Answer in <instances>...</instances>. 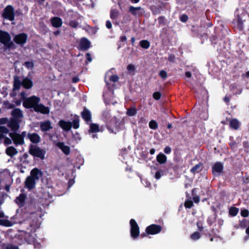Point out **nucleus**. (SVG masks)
Here are the masks:
<instances>
[{
	"label": "nucleus",
	"instance_id": "50",
	"mask_svg": "<svg viewBox=\"0 0 249 249\" xmlns=\"http://www.w3.org/2000/svg\"><path fill=\"white\" fill-rule=\"evenodd\" d=\"M159 74V76L163 80H165L167 77V72L163 70L160 71Z\"/></svg>",
	"mask_w": 249,
	"mask_h": 249
},
{
	"label": "nucleus",
	"instance_id": "40",
	"mask_svg": "<svg viewBox=\"0 0 249 249\" xmlns=\"http://www.w3.org/2000/svg\"><path fill=\"white\" fill-rule=\"evenodd\" d=\"M166 174V170H159L157 171L155 175V178L156 179H159L162 176H164Z\"/></svg>",
	"mask_w": 249,
	"mask_h": 249
},
{
	"label": "nucleus",
	"instance_id": "39",
	"mask_svg": "<svg viewBox=\"0 0 249 249\" xmlns=\"http://www.w3.org/2000/svg\"><path fill=\"white\" fill-rule=\"evenodd\" d=\"M119 15V11L116 9H111L110 11V17L112 19L117 18Z\"/></svg>",
	"mask_w": 249,
	"mask_h": 249
},
{
	"label": "nucleus",
	"instance_id": "52",
	"mask_svg": "<svg viewBox=\"0 0 249 249\" xmlns=\"http://www.w3.org/2000/svg\"><path fill=\"white\" fill-rule=\"evenodd\" d=\"M0 133H3L4 134H7L9 133V129L4 126H0Z\"/></svg>",
	"mask_w": 249,
	"mask_h": 249
},
{
	"label": "nucleus",
	"instance_id": "45",
	"mask_svg": "<svg viewBox=\"0 0 249 249\" xmlns=\"http://www.w3.org/2000/svg\"><path fill=\"white\" fill-rule=\"evenodd\" d=\"M196 189L192 191L193 199L195 203H198L199 202V197L196 195Z\"/></svg>",
	"mask_w": 249,
	"mask_h": 249
},
{
	"label": "nucleus",
	"instance_id": "19",
	"mask_svg": "<svg viewBox=\"0 0 249 249\" xmlns=\"http://www.w3.org/2000/svg\"><path fill=\"white\" fill-rule=\"evenodd\" d=\"M27 196L25 194L21 193L15 200V202L19 208L23 207L25 204V200Z\"/></svg>",
	"mask_w": 249,
	"mask_h": 249
},
{
	"label": "nucleus",
	"instance_id": "64",
	"mask_svg": "<svg viewBox=\"0 0 249 249\" xmlns=\"http://www.w3.org/2000/svg\"><path fill=\"white\" fill-rule=\"evenodd\" d=\"M171 148L170 146H167L164 148V152L165 154H169L171 153Z\"/></svg>",
	"mask_w": 249,
	"mask_h": 249
},
{
	"label": "nucleus",
	"instance_id": "2",
	"mask_svg": "<svg viewBox=\"0 0 249 249\" xmlns=\"http://www.w3.org/2000/svg\"><path fill=\"white\" fill-rule=\"evenodd\" d=\"M29 153L34 158H37L41 160L45 159L46 151L45 149L41 148L37 145L30 144L29 146Z\"/></svg>",
	"mask_w": 249,
	"mask_h": 249
},
{
	"label": "nucleus",
	"instance_id": "37",
	"mask_svg": "<svg viewBox=\"0 0 249 249\" xmlns=\"http://www.w3.org/2000/svg\"><path fill=\"white\" fill-rule=\"evenodd\" d=\"M202 169V165L201 163H198L196 164L194 167H193L191 170V172L194 174L198 173Z\"/></svg>",
	"mask_w": 249,
	"mask_h": 249
},
{
	"label": "nucleus",
	"instance_id": "21",
	"mask_svg": "<svg viewBox=\"0 0 249 249\" xmlns=\"http://www.w3.org/2000/svg\"><path fill=\"white\" fill-rule=\"evenodd\" d=\"M59 126L65 131H69L72 127V124L64 120H61L58 122Z\"/></svg>",
	"mask_w": 249,
	"mask_h": 249
},
{
	"label": "nucleus",
	"instance_id": "6",
	"mask_svg": "<svg viewBox=\"0 0 249 249\" xmlns=\"http://www.w3.org/2000/svg\"><path fill=\"white\" fill-rule=\"evenodd\" d=\"M130 235L133 239H136L140 235V228L136 220L131 219L130 220Z\"/></svg>",
	"mask_w": 249,
	"mask_h": 249
},
{
	"label": "nucleus",
	"instance_id": "20",
	"mask_svg": "<svg viewBox=\"0 0 249 249\" xmlns=\"http://www.w3.org/2000/svg\"><path fill=\"white\" fill-rule=\"evenodd\" d=\"M40 128L42 132H47L53 129L51 121L50 120H46L41 122Z\"/></svg>",
	"mask_w": 249,
	"mask_h": 249
},
{
	"label": "nucleus",
	"instance_id": "63",
	"mask_svg": "<svg viewBox=\"0 0 249 249\" xmlns=\"http://www.w3.org/2000/svg\"><path fill=\"white\" fill-rule=\"evenodd\" d=\"M86 58L87 60L89 62H91L92 60L91 55L89 53H86Z\"/></svg>",
	"mask_w": 249,
	"mask_h": 249
},
{
	"label": "nucleus",
	"instance_id": "4",
	"mask_svg": "<svg viewBox=\"0 0 249 249\" xmlns=\"http://www.w3.org/2000/svg\"><path fill=\"white\" fill-rule=\"evenodd\" d=\"M40 101L39 97L33 95L31 97L25 98L23 100V106L26 108H35L38 103Z\"/></svg>",
	"mask_w": 249,
	"mask_h": 249
},
{
	"label": "nucleus",
	"instance_id": "13",
	"mask_svg": "<svg viewBox=\"0 0 249 249\" xmlns=\"http://www.w3.org/2000/svg\"><path fill=\"white\" fill-rule=\"evenodd\" d=\"M90 42L87 38L83 37L80 41L78 49L81 51H86L90 47Z\"/></svg>",
	"mask_w": 249,
	"mask_h": 249
},
{
	"label": "nucleus",
	"instance_id": "41",
	"mask_svg": "<svg viewBox=\"0 0 249 249\" xmlns=\"http://www.w3.org/2000/svg\"><path fill=\"white\" fill-rule=\"evenodd\" d=\"M137 114V109L135 107H131L127 110L126 114L129 116H133Z\"/></svg>",
	"mask_w": 249,
	"mask_h": 249
},
{
	"label": "nucleus",
	"instance_id": "16",
	"mask_svg": "<svg viewBox=\"0 0 249 249\" xmlns=\"http://www.w3.org/2000/svg\"><path fill=\"white\" fill-rule=\"evenodd\" d=\"M42 171L36 167L33 168L30 172V176L33 178L35 181L39 180V179L43 176Z\"/></svg>",
	"mask_w": 249,
	"mask_h": 249
},
{
	"label": "nucleus",
	"instance_id": "57",
	"mask_svg": "<svg viewBox=\"0 0 249 249\" xmlns=\"http://www.w3.org/2000/svg\"><path fill=\"white\" fill-rule=\"evenodd\" d=\"M127 70L129 73H131V72H134L135 71V68L133 65L129 64L127 66Z\"/></svg>",
	"mask_w": 249,
	"mask_h": 249
},
{
	"label": "nucleus",
	"instance_id": "9",
	"mask_svg": "<svg viewBox=\"0 0 249 249\" xmlns=\"http://www.w3.org/2000/svg\"><path fill=\"white\" fill-rule=\"evenodd\" d=\"M27 35L22 33L16 35L14 38V41L16 44L22 46L27 42Z\"/></svg>",
	"mask_w": 249,
	"mask_h": 249
},
{
	"label": "nucleus",
	"instance_id": "43",
	"mask_svg": "<svg viewBox=\"0 0 249 249\" xmlns=\"http://www.w3.org/2000/svg\"><path fill=\"white\" fill-rule=\"evenodd\" d=\"M159 26H165L166 24V19L164 16H160L158 18Z\"/></svg>",
	"mask_w": 249,
	"mask_h": 249
},
{
	"label": "nucleus",
	"instance_id": "61",
	"mask_svg": "<svg viewBox=\"0 0 249 249\" xmlns=\"http://www.w3.org/2000/svg\"><path fill=\"white\" fill-rule=\"evenodd\" d=\"M4 143L5 145H9L12 143V140L7 137H6L4 139Z\"/></svg>",
	"mask_w": 249,
	"mask_h": 249
},
{
	"label": "nucleus",
	"instance_id": "35",
	"mask_svg": "<svg viewBox=\"0 0 249 249\" xmlns=\"http://www.w3.org/2000/svg\"><path fill=\"white\" fill-rule=\"evenodd\" d=\"M100 131L99 126L98 124L92 123L90 124L89 129V132L91 133H96Z\"/></svg>",
	"mask_w": 249,
	"mask_h": 249
},
{
	"label": "nucleus",
	"instance_id": "34",
	"mask_svg": "<svg viewBox=\"0 0 249 249\" xmlns=\"http://www.w3.org/2000/svg\"><path fill=\"white\" fill-rule=\"evenodd\" d=\"M238 86L236 84H232L230 85V90L233 92L235 94H239L242 91V89L240 88H238Z\"/></svg>",
	"mask_w": 249,
	"mask_h": 249
},
{
	"label": "nucleus",
	"instance_id": "12",
	"mask_svg": "<svg viewBox=\"0 0 249 249\" xmlns=\"http://www.w3.org/2000/svg\"><path fill=\"white\" fill-rule=\"evenodd\" d=\"M7 126L10 128L12 132H17L20 127L18 120L12 118L8 121Z\"/></svg>",
	"mask_w": 249,
	"mask_h": 249
},
{
	"label": "nucleus",
	"instance_id": "25",
	"mask_svg": "<svg viewBox=\"0 0 249 249\" xmlns=\"http://www.w3.org/2000/svg\"><path fill=\"white\" fill-rule=\"evenodd\" d=\"M56 145L66 155H69L70 154V147L69 146L65 145L63 142H58L56 144Z\"/></svg>",
	"mask_w": 249,
	"mask_h": 249
},
{
	"label": "nucleus",
	"instance_id": "36",
	"mask_svg": "<svg viewBox=\"0 0 249 249\" xmlns=\"http://www.w3.org/2000/svg\"><path fill=\"white\" fill-rule=\"evenodd\" d=\"M127 38L125 36H122L120 37L119 41L117 43L118 49H119L122 47L124 46L126 42Z\"/></svg>",
	"mask_w": 249,
	"mask_h": 249
},
{
	"label": "nucleus",
	"instance_id": "33",
	"mask_svg": "<svg viewBox=\"0 0 249 249\" xmlns=\"http://www.w3.org/2000/svg\"><path fill=\"white\" fill-rule=\"evenodd\" d=\"M151 10L154 15L159 14L162 10V7L160 5H153L151 7Z\"/></svg>",
	"mask_w": 249,
	"mask_h": 249
},
{
	"label": "nucleus",
	"instance_id": "5",
	"mask_svg": "<svg viewBox=\"0 0 249 249\" xmlns=\"http://www.w3.org/2000/svg\"><path fill=\"white\" fill-rule=\"evenodd\" d=\"M2 17L11 21L15 19L14 8L11 5H7L3 10L2 14Z\"/></svg>",
	"mask_w": 249,
	"mask_h": 249
},
{
	"label": "nucleus",
	"instance_id": "17",
	"mask_svg": "<svg viewBox=\"0 0 249 249\" xmlns=\"http://www.w3.org/2000/svg\"><path fill=\"white\" fill-rule=\"evenodd\" d=\"M128 11L134 16L139 17L142 15L143 9L141 7L130 6L128 8Z\"/></svg>",
	"mask_w": 249,
	"mask_h": 249
},
{
	"label": "nucleus",
	"instance_id": "48",
	"mask_svg": "<svg viewBox=\"0 0 249 249\" xmlns=\"http://www.w3.org/2000/svg\"><path fill=\"white\" fill-rule=\"evenodd\" d=\"M72 126L74 129H77L79 127V120L78 118H75L72 121Z\"/></svg>",
	"mask_w": 249,
	"mask_h": 249
},
{
	"label": "nucleus",
	"instance_id": "53",
	"mask_svg": "<svg viewBox=\"0 0 249 249\" xmlns=\"http://www.w3.org/2000/svg\"><path fill=\"white\" fill-rule=\"evenodd\" d=\"M153 97L156 100H159L161 97V93L160 91H156L153 94Z\"/></svg>",
	"mask_w": 249,
	"mask_h": 249
},
{
	"label": "nucleus",
	"instance_id": "14",
	"mask_svg": "<svg viewBox=\"0 0 249 249\" xmlns=\"http://www.w3.org/2000/svg\"><path fill=\"white\" fill-rule=\"evenodd\" d=\"M34 111L37 113H40L42 114H48L50 112V108L48 107L45 106L42 104L38 103L34 109Z\"/></svg>",
	"mask_w": 249,
	"mask_h": 249
},
{
	"label": "nucleus",
	"instance_id": "54",
	"mask_svg": "<svg viewBox=\"0 0 249 249\" xmlns=\"http://www.w3.org/2000/svg\"><path fill=\"white\" fill-rule=\"evenodd\" d=\"M34 245V248L35 249H41L42 247V245L40 242H38L36 241V239L35 240L34 242L32 243Z\"/></svg>",
	"mask_w": 249,
	"mask_h": 249
},
{
	"label": "nucleus",
	"instance_id": "51",
	"mask_svg": "<svg viewBox=\"0 0 249 249\" xmlns=\"http://www.w3.org/2000/svg\"><path fill=\"white\" fill-rule=\"evenodd\" d=\"M24 65L28 69H32L34 66V64L32 61H26L24 62Z\"/></svg>",
	"mask_w": 249,
	"mask_h": 249
},
{
	"label": "nucleus",
	"instance_id": "11",
	"mask_svg": "<svg viewBox=\"0 0 249 249\" xmlns=\"http://www.w3.org/2000/svg\"><path fill=\"white\" fill-rule=\"evenodd\" d=\"M81 116L87 124H89L92 121L91 113L85 107H84L83 111L81 112Z\"/></svg>",
	"mask_w": 249,
	"mask_h": 249
},
{
	"label": "nucleus",
	"instance_id": "28",
	"mask_svg": "<svg viewBox=\"0 0 249 249\" xmlns=\"http://www.w3.org/2000/svg\"><path fill=\"white\" fill-rule=\"evenodd\" d=\"M5 152L8 156L11 157H13L18 153L17 149L12 146L8 147L6 149Z\"/></svg>",
	"mask_w": 249,
	"mask_h": 249
},
{
	"label": "nucleus",
	"instance_id": "55",
	"mask_svg": "<svg viewBox=\"0 0 249 249\" xmlns=\"http://www.w3.org/2000/svg\"><path fill=\"white\" fill-rule=\"evenodd\" d=\"M119 78V76L117 75L114 74L112 75L110 78L109 80L110 81L113 82H116L118 81Z\"/></svg>",
	"mask_w": 249,
	"mask_h": 249
},
{
	"label": "nucleus",
	"instance_id": "60",
	"mask_svg": "<svg viewBox=\"0 0 249 249\" xmlns=\"http://www.w3.org/2000/svg\"><path fill=\"white\" fill-rule=\"evenodd\" d=\"M249 212L248 210L245 209L243 210L241 212V215L243 217H247L249 215Z\"/></svg>",
	"mask_w": 249,
	"mask_h": 249
},
{
	"label": "nucleus",
	"instance_id": "31",
	"mask_svg": "<svg viewBox=\"0 0 249 249\" xmlns=\"http://www.w3.org/2000/svg\"><path fill=\"white\" fill-rule=\"evenodd\" d=\"M240 124V122L236 119H232L230 121V126L234 129H238Z\"/></svg>",
	"mask_w": 249,
	"mask_h": 249
},
{
	"label": "nucleus",
	"instance_id": "49",
	"mask_svg": "<svg viewBox=\"0 0 249 249\" xmlns=\"http://www.w3.org/2000/svg\"><path fill=\"white\" fill-rule=\"evenodd\" d=\"M200 237V233L197 231H196L191 235L190 238L193 240H198Z\"/></svg>",
	"mask_w": 249,
	"mask_h": 249
},
{
	"label": "nucleus",
	"instance_id": "15",
	"mask_svg": "<svg viewBox=\"0 0 249 249\" xmlns=\"http://www.w3.org/2000/svg\"><path fill=\"white\" fill-rule=\"evenodd\" d=\"M42 171L36 167L33 168L30 172V176L33 178L35 181L39 180V179L43 176Z\"/></svg>",
	"mask_w": 249,
	"mask_h": 249
},
{
	"label": "nucleus",
	"instance_id": "38",
	"mask_svg": "<svg viewBox=\"0 0 249 249\" xmlns=\"http://www.w3.org/2000/svg\"><path fill=\"white\" fill-rule=\"evenodd\" d=\"M140 46L143 49H147L150 47V42L147 40H142L139 42Z\"/></svg>",
	"mask_w": 249,
	"mask_h": 249
},
{
	"label": "nucleus",
	"instance_id": "24",
	"mask_svg": "<svg viewBox=\"0 0 249 249\" xmlns=\"http://www.w3.org/2000/svg\"><path fill=\"white\" fill-rule=\"evenodd\" d=\"M117 122L115 118H112L109 122L107 123V128L110 133L114 132V128H117Z\"/></svg>",
	"mask_w": 249,
	"mask_h": 249
},
{
	"label": "nucleus",
	"instance_id": "22",
	"mask_svg": "<svg viewBox=\"0 0 249 249\" xmlns=\"http://www.w3.org/2000/svg\"><path fill=\"white\" fill-rule=\"evenodd\" d=\"M223 169V164L220 162H216L212 167L213 173L214 175H220Z\"/></svg>",
	"mask_w": 249,
	"mask_h": 249
},
{
	"label": "nucleus",
	"instance_id": "7",
	"mask_svg": "<svg viewBox=\"0 0 249 249\" xmlns=\"http://www.w3.org/2000/svg\"><path fill=\"white\" fill-rule=\"evenodd\" d=\"M36 231H26L19 235L22 238H24V241L28 244H32L33 242L36 239V234L35 233Z\"/></svg>",
	"mask_w": 249,
	"mask_h": 249
},
{
	"label": "nucleus",
	"instance_id": "26",
	"mask_svg": "<svg viewBox=\"0 0 249 249\" xmlns=\"http://www.w3.org/2000/svg\"><path fill=\"white\" fill-rule=\"evenodd\" d=\"M51 22L52 26L55 28H59L61 27L63 23L62 19L58 17H55L51 18Z\"/></svg>",
	"mask_w": 249,
	"mask_h": 249
},
{
	"label": "nucleus",
	"instance_id": "18",
	"mask_svg": "<svg viewBox=\"0 0 249 249\" xmlns=\"http://www.w3.org/2000/svg\"><path fill=\"white\" fill-rule=\"evenodd\" d=\"M36 181L32 178L30 176H28L24 182V186L29 190H31L35 188Z\"/></svg>",
	"mask_w": 249,
	"mask_h": 249
},
{
	"label": "nucleus",
	"instance_id": "46",
	"mask_svg": "<svg viewBox=\"0 0 249 249\" xmlns=\"http://www.w3.org/2000/svg\"><path fill=\"white\" fill-rule=\"evenodd\" d=\"M249 223L248 220L244 219L240 221L239 226L241 228L244 229L247 226Z\"/></svg>",
	"mask_w": 249,
	"mask_h": 249
},
{
	"label": "nucleus",
	"instance_id": "56",
	"mask_svg": "<svg viewBox=\"0 0 249 249\" xmlns=\"http://www.w3.org/2000/svg\"><path fill=\"white\" fill-rule=\"evenodd\" d=\"M176 60V56L174 54H169L168 58V60L170 62H175Z\"/></svg>",
	"mask_w": 249,
	"mask_h": 249
},
{
	"label": "nucleus",
	"instance_id": "3",
	"mask_svg": "<svg viewBox=\"0 0 249 249\" xmlns=\"http://www.w3.org/2000/svg\"><path fill=\"white\" fill-rule=\"evenodd\" d=\"M0 43L3 44L6 49H11L14 46V43L11 41V37L6 31L0 30Z\"/></svg>",
	"mask_w": 249,
	"mask_h": 249
},
{
	"label": "nucleus",
	"instance_id": "42",
	"mask_svg": "<svg viewBox=\"0 0 249 249\" xmlns=\"http://www.w3.org/2000/svg\"><path fill=\"white\" fill-rule=\"evenodd\" d=\"M238 211L239 210L238 208L231 207L229 210V214L232 216H234L237 214Z\"/></svg>",
	"mask_w": 249,
	"mask_h": 249
},
{
	"label": "nucleus",
	"instance_id": "44",
	"mask_svg": "<svg viewBox=\"0 0 249 249\" xmlns=\"http://www.w3.org/2000/svg\"><path fill=\"white\" fill-rule=\"evenodd\" d=\"M149 126L151 129L155 130L158 128V124L156 121L151 120L149 123Z\"/></svg>",
	"mask_w": 249,
	"mask_h": 249
},
{
	"label": "nucleus",
	"instance_id": "47",
	"mask_svg": "<svg viewBox=\"0 0 249 249\" xmlns=\"http://www.w3.org/2000/svg\"><path fill=\"white\" fill-rule=\"evenodd\" d=\"M0 225L10 227L12 226V224L11 222L8 220L0 219Z\"/></svg>",
	"mask_w": 249,
	"mask_h": 249
},
{
	"label": "nucleus",
	"instance_id": "27",
	"mask_svg": "<svg viewBox=\"0 0 249 249\" xmlns=\"http://www.w3.org/2000/svg\"><path fill=\"white\" fill-rule=\"evenodd\" d=\"M22 85V82L20 81L18 76L16 75L14 77L13 90H18Z\"/></svg>",
	"mask_w": 249,
	"mask_h": 249
},
{
	"label": "nucleus",
	"instance_id": "23",
	"mask_svg": "<svg viewBox=\"0 0 249 249\" xmlns=\"http://www.w3.org/2000/svg\"><path fill=\"white\" fill-rule=\"evenodd\" d=\"M27 137L33 143L37 144L40 142V137L39 135L36 133H28Z\"/></svg>",
	"mask_w": 249,
	"mask_h": 249
},
{
	"label": "nucleus",
	"instance_id": "62",
	"mask_svg": "<svg viewBox=\"0 0 249 249\" xmlns=\"http://www.w3.org/2000/svg\"><path fill=\"white\" fill-rule=\"evenodd\" d=\"M6 249H19V248L18 246L10 244L7 245L6 247Z\"/></svg>",
	"mask_w": 249,
	"mask_h": 249
},
{
	"label": "nucleus",
	"instance_id": "8",
	"mask_svg": "<svg viewBox=\"0 0 249 249\" xmlns=\"http://www.w3.org/2000/svg\"><path fill=\"white\" fill-rule=\"evenodd\" d=\"M162 230V227L160 225L151 224L145 229V232L150 235H155L159 233Z\"/></svg>",
	"mask_w": 249,
	"mask_h": 249
},
{
	"label": "nucleus",
	"instance_id": "58",
	"mask_svg": "<svg viewBox=\"0 0 249 249\" xmlns=\"http://www.w3.org/2000/svg\"><path fill=\"white\" fill-rule=\"evenodd\" d=\"M69 25L71 27L76 28L78 26V23L75 20H71L70 22Z\"/></svg>",
	"mask_w": 249,
	"mask_h": 249
},
{
	"label": "nucleus",
	"instance_id": "59",
	"mask_svg": "<svg viewBox=\"0 0 249 249\" xmlns=\"http://www.w3.org/2000/svg\"><path fill=\"white\" fill-rule=\"evenodd\" d=\"M8 119L7 118H2L0 119V125L1 124H7L8 123Z\"/></svg>",
	"mask_w": 249,
	"mask_h": 249
},
{
	"label": "nucleus",
	"instance_id": "1",
	"mask_svg": "<svg viewBox=\"0 0 249 249\" xmlns=\"http://www.w3.org/2000/svg\"><path fill=\"white\" fill-rule=\"evenodd\" d=\"M38 218L34 215V213H31L26 219L21 222V224L23 227L26 228L27 230L30 231H36L38 228Z\"/></svg>",
	"mask_w": 249,
	"mask_h": 249
},
{
	"label": "nucleus",
	"instance_id": "29",
	"mask_svg": "<svg viewBox=\"0 0 249 249\" xmlns=\"http://www.w3.org/2000/svg\"><path fill=\"white\" fill-rule=\"evenodd\" d=\"M11 115L13 117V119H16L17 120L23 117L22 111L19 108H15L11 112Z\"/></svg>",
	"mask_w": 249,
	"mask_h": 249
},
{
	"label": "nucleus",
	"instance_id": "30",
	"mask_svg": "<svg viewBox=\"0 0 249 249\" xmlns=\"http://www.w3.org/2000/svg\"><path fill=\"white\" fill-rule=\"evenodd\" d=\"M22 85L25 89H30L33 86V82L31 79L25 78L22 82Z\"/></svg>",
	"mask_w": 249,
	"mask_h": 249
},
{
	"label": "nucleus",
	"instance_id": "10",
	"mask_svg": "<svg viewBox=\"0 0 249 249\" xmlns=\"http://www.w3.org/2000/svg\"><path fill=\"white\" fill-rule=\"evenodd\" d=\"M9 136L16 145H22L24 143V140L22 139L19 134L17 132H10Z\"/></svg>",
	"mask_w": 249,
	"mask_h": 249
},
{
	"label": "nucleus",
	"instance_id": "32",
	"mask_svg": "<svg viewBox=\"0 0 249 249\" xmlns=\"http://www.w3.org/2000/svg\"><path fill=\"white\" fill-rule=\"evenodd\" d=\"M157 161L160 164H164L167 160V157L162 153H160L157 156Z\"/></svg>",
	"mask_w": 249,
	"mask_h": 249
}]
</instances>
